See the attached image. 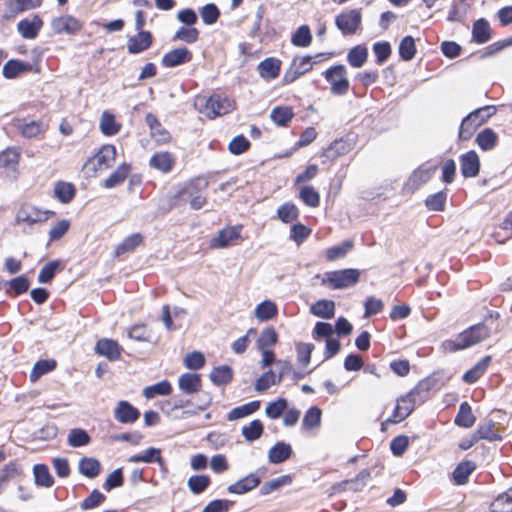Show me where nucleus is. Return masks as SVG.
<instances>
[{
    "instance_id": "nucleus-46",
    "label": "nucleus",
    "mask_w": 512,
    "mask_h": 512,
    "mask_svg": "<svg viewBox=\"0 0 512 512\" xmlns=\"http://www.w3.org/2000/svg\"><path fill=\"white\" fill-rule=\"evenodd\" d=\"M263 431L264 426L258 419L251 421L249 425L243 426L241 429L242 436L248 442H253L259 439L262 436Z\"/></svg>"
},
{
    "instance_id": "nucleus-34",
    "label": "nucleus",
    "mask_w": 512,
    "mask_h": 512,
    "mask_svg": "<svg viewBox=\"0 0 512 512\" xmlns=\"http://www.w3.org/2000/svg\"><path fill=\"white\" fill-rule=\"evenodd\" d=\"M294 117L293 109L289 106H277L270 113L271 120L278 126H287Z\"/></svg>"
},
{
    "instance_id": "nucleus-3",
    "label": "nucleus",
    "mask_w": 512,
    "mask_h": 512,
    "mask_svg": "<svg viewBox=\"0 0 512 512\" xmlns=\"http://www.w3.org/2000/svg\"><path fill=\"white\" fill-rule=\"evenodd\" d=\"M360 278L358 269L348 268L328 272L322 284H328L332 289H344L354 286Z\"/></svg>"
},
{
    "instance_id": "nucleus-54",
    "label": "nucleus",
    "mask_w": 512,
    "mask_h": 512,
    "mask_svg": "<svg viewBox=\"0 0 512 512\" xmlns=\"http://www.w3.org/2000/svg\"><path fill=\"white\" fill-rule=\"evenodd\" d=\"M478 437H481L483 440L487 441H500L502 439L501 435L495 429V422L489 420L485 423H482L478 426Z\"/></svg>"
},
{
    "instance_id": "nucleus-20",
    "label": "nucleus",
    "mask_w": 512,
    "mask_h": 512,
    "mask_svg": "<svg viewBox=\"0 0 512 512\" xmlns=\"http://www.w3.org/2000/svg\"><path fill=\"white\" fill-rule=\"evenodd\" d=\"M292 453L291 445L280 441L270 448L268 452V460L272 464H280L289 459Z\"/></svg>"
},
{
    "instance_id": "nucleus-41",
    "label": "nucleus",
    "mask_w": 512,
    "mask_h": 512,
    "mask_svg": "<svg viewBox=\"0 0 512 512\" xmlns=\"http://www.w3.org/2000/svg\"><path fill=\"white\" fill-rule=\"evenodd\" d=\"M23 137L31 139L44 132L45 127L41 121H30L27 123L18 122L16 125Z\"/></svg>"
},
{
    "instance_id": "nucleus-43",
    "label": "nucleus",
    "mask_w": 512,
    "mask_h": 512,
    "mask_svg": "<svg viewBox=\"0 0 512 512\" xmlns=\"http://www.w3.org/2000/svg\"><path fill=\"white\" fill-rule=\"evenodd\" d=\"M368 57V50L366 47L358 45L350 49L347 55L348 63L354 68H360L364 65Z\"/></svg>"
},
{
    "instance_id": "nucleus-64",
    "label": "nucleus",
    "mask_w": 512,
    "mask_h": 512,
    "mask_svg": "<svg viewBox=\"0 0 512 512\" xmlns=\"http://www.w3.org/2000/svg\"><path fill=\"white\" fill-rule=\"evenodd\" d=\"M199 38V31L196 28H193L191 26L189 27H181L179 28L174 37L173 40H179L183 41L185 43L191 44L198 40Z\"/></svg>"
},
{
    "instance_id": "nucleus-15",
    "label": "nucleus",
    "mask_w": 512,
    "mask_h": 512,
    "mask_svg": "<svg viewBox=\"0 0 512 512\" xmlns=\"http://www.w3.org/2000/svg\"><path fill=\"white\" fill-rule=\"evenodd\" d=\"M140 411L130 404L128 401H119L115 410L114 417L117 421L123 424L134 423L138 420Z\"/></svg>"
},
{
    "instance_id": "nucleus-8",
    "label": "nucleus",
    "mask_w": 512,
    "mask_h": 512,
    "mask_svg": "<svg viewBox=\"0 0 512 512\" xmlns=\"http://www.w3.org/2000/svg\"><path fill=\"white\" fill-rule=\"evenodd\" d=\"M335 24L344 35L354 34L361 24V13L355 9L343 12L335 18Z\"/></svg>"
},
{
    "instance_id": "nucleus-53",
    "label": "nucleus",
    "mask_w": 512,
    "mask_h": 512,
    "mask_svg": "<svg viewBox=\"0 0 512 512\" xmlns=\"http://www.w3.org/2000/svg\"><path fill=\"white\" fill-rule=\"evenodd\" d=\"M278 341V335L274 328L268 327L262 330L257 339V347L260 350L269 349Z\"/></svg>"
},
{
    "instance_id": "nucleus-52",
    "label": "nucleus",
    "mask_w": 512,
    "mask_h": 512,
    "mask_svg": "<svg viewBox=\"0 0 512 512\" xmlns=\"http://www.w3.org/2000/svg\"><path fill=\"white\" fill-rule=\"evenodd\" d=\"M21 473L20 467L13 462L5 465L0 473V494L5 490L8 482Z\"/></svg>"
},
{
    "instance_id": "nucleus-44",
    "label": "nucleus",
    "mask_w": 512,
    "mask_h": 512,
    "mask_svg": "<svg viewBox=\"0 0 512 512\" xmlns=\"http://www.w3.org/2000/svg\"><path fill=\"white\" fill-rule=\"evenodd\" d=\"M29 69V64L20 60L12 59L7 61L3 66V75L7 79H13L20 73L26 72Z\"/></svg>"
},
{
    "instance_id": "nucleus-19",
    "label": "nucleus",
    "mask_w": 512,
    "mask_h": 512,
    "mask_svg": "<svg viewBox=\"0 0 512 512\" xmlns=\"http://www.w3.org/2000/svg\"><path fill=\"white\" fill-rule=\"evenodd\" d=\"M240 227H228L219 231L218 235L211 240L213 248H225L240 237Z\"/></svg>"
},
{
    "instance_id": "nucleus-17",
    "label": "nucleus",
    "mask_w": 512,
    "mask_h": 512,
    "mask_svg": "<svg viewBox=\"0 0 512 512\" xmlns=\"http://www.w3.org/2000/svg\"><path fill=\"white\" fill-rule=\"evenodd\" d=\"M153 42L149 31L141 30L135 36H131L127 42V50L130 54H139L147 50Z\"/></svg>"
},
{
    "instance_id": "nucleus-58",
    "label": "nucleus",
    "mask_w": 512,
    "mask_h": 512,
    "mask_svg": "<svg viewBox=\"0 0 512 512\" xmlns=\"http://www.w3.org/2000/svg\"><path fill=\"white\" fill-rule=\"evenodd\" d=\"M56 366L54 360H39L35 363L31 373L30 379L32 382L38 380L42 375L52 371Z\"/></svg>"
},
{
    "instance_id": "nucleus-26",
    "label": "nucleus",
    "mask_w": 512,
    "mask_h": 512,
    "mask_svg": "<svg viewBox=\"0 0 512 512\" xmlns=\"http://www.w3.org/2000/svg\"><path fill=\"white\" fill-rule=\"evenodd\" d=\"M351 150V143L343 138L334 140L323 152L328 159H335L347 154Z\"/></svg>"
},
{
    "instance_id": "nucleus-37",
    "label": "nucleus",
    "mask_w": 512,
    "mask_h": 512,
    "mask_svg": "<svg viewBox=\"0 0 512 512\" xmlns=\"http://www.w3.org/2000/svg\"><path fill=\"white\" fill-rule=\"evenodd\" d=\"M277 313V305L270 300L259 303L255 308V317L261 322L274 318Z\"/></svg>"
},
{
    "instance_id": "nucleus-22",
    "label": "nucleus",
    "mask_w": 512,
    "mask_h": 512,
    "mask_svg": "<svg viewBox=\"0 0 512 512\" xmlns=\"http://www.w3.org/2000/svg\"><path fill=\"white\" fill-rule=\"evenodd\" d=\"M472 39L477 44H484L491 39V28L486 19L480 18L473 23Z\"/></svg>"
},
{
    "instance_id": "nucleus-63",
    "label": "nucleus",
    "mask_w": 512,
    "mask_h": 512,
    "mask_svg": "<svg viewBox=\"0 0 512 512\" xmlns=\"http://www.w3.org/2000/svg\"><path fill=\"white\" fill-rule=\"evenodd\" d=\"M447 194L444 191L437 192L427 197L426 207L431 211H443L445 207Z\"/></svg>"
},
{
    "instance_id": "nucleus-13",
    "label": "nucleus",
    "mask_w": 512,
    "mask_h": 512,
    "mask_svg": "<svg viewBox=\"0 0 512 512\" xmlns=\"http://www.w3.org/2000/svg\"><path fill=\"white\" fill-rule=\"evenodd\" d=\"M122 347L117 341L109 338H102L95 345V353L106 357L109 361L118 360L121 356Z\"/></svg>"
},
{
    "instance_id": "nucleus-7",
    "label": "nucleus",
    "mask_w": 512,
    "mask_h": 512,
    "mask_svg": "<svg viewBox=\"0 0 512 512\" xmlns=\"http://www.w3.org/2000/svg\"><path fill=\"white\" fill-rule=\"evenodd\" d=\"M48 219V211H41L31 205H22L15 216V224L33 225L45 222Z\"/></svg>"
},
{
    "instance_id": "nucleus-45",
    "label": "nucleus",
    "mask_w": 512,
    "mask_h": 512,
    "mask_svg": "<svg viewBox=\"0 0 512 512\" xmlns=\"http://www.w3.org/2000/svg\"><path fill=\"white\" fill-rule=\"evenodd\" d=\"M172 392V386L169 381L163 380L154 385L147 386L143 390V395L147 399H152L155 396H166Z\"/></svg>"
},
{
    "instance_id": "nucleus-10",
    "label": "nucleus",
    "mask_w": 512,
    "mask_h": 512,
    "mask_svg": "<svg viewBox=\"0 0 512 512\" xmlns=\"http://www.w3.org/2000/svg\"><path fill=\"white\" fill-rule=\"evenodd\" d=\"M461 174L465 178H474L480 171L479 156L474 150L462 154L459 158Z\"/></svg>"
},
{
    "instance_id": "nucleus-23",
    "label": "nucleus",
    "mask_w": 512,
    "mask_h": 512,
    "mask_svg": "<svg viewBox=\"0 0 512 512\" xmlns=\"http://www.w3.org/2000/svg\"><path fill=\"white\" fill-rule=\"evenodd\" d=\"M131 463H158L159 466H164V459L161 456V450L159 448L150 447L146 449L143 453L135 454L129 457L128 459Z\"/></svg>"
},
{
    "instance_id": "nucleus-35",
    "label": "nucleus",
    "mask_w": 512,
    "mask_h": 512,
    "mask_svg": "<svg viewBox=\"0 0 512 512\" xmlns=\"http://www.w3.org/2000/svg\"><path fill=\"white\" fill-rule=\"evenodd\" d=\"M35 484L37 486L50 488L54 484V479L45 464H36L33 467Z\"/></svg>"
},
{
    "instance_id": "nucleus-18",
    "label": "nucleus",
    "mask_w": 512,
    "mask_h": 512,
    "mask_svg": "<svg viewBox=\"0 0 512 512\" xmlns=\"http://www.w3.org/2000/svg\"><path fill=\"white\" fill-rule=\"evenodd\" d=\"M209 182L205 177H196L185 184L183 189L179 191L178 197L183 200L192 199L197 194H202L208 188Z\"/></svg>"
},
{
    "instance_id": "nucleus-4",
    "label": "nucleus",
    "mask_w": 512,
    "mask_h": 512,
    "mask_svg": "<svg viewBox=\"0 0 512 512\" xmlns=\"http://www.w3.org/2000/svg\"><path fill=\"white\" fill-rule=\"evenodd\" d=\"M423 385L424 383H419L417 387L413 388L409 393L397 400L393 411V419H389L390 422L398 423L406 419L413 412L415 407V396L419 393V390Z\"/></svg>"
},
{
    "instance_id": "nucleus-57",
    "label": "nucleus",
    "mask_w": 512,
    "mask_h": 512,
    "mask_svg": "<svg viewBox=\"0 0 512 512\" xmlns=\"http://www.w3.org/2000/svg\"><path fill=\"white\" fill-rule=\"evenodd\" d=\"M4 284L9 286L7 293L13 291L17 296L27 292L30 287V281L25 275L15 277L9 281H6Z\"/></svg>"
},
{
    "instance_id": "nucleus-11",
    "label": "nucleus",
    "mask_w": 512,
    "mask_h": 512,
    "mask_svg": "<svg viewBox=\"0 0 512 512\" xmlns=\"http://www.w3.org/2000/svg\"><path fill=\"white\" fill-rule=\"evenodd\" d=\"M43 20L39 15L25 18L18 22L17 31L25 39H35L43 27Z\"/></svg>"
},
{
    "instance_id": "nucleus-55",
    "label": "nucleus",
    "mask_w": 512,
    "mask_h": 512,
    "mask_svg": "<svg viewBox=\"0 0 512 512\" xmlns=\"http://www.w3.org/2000/svg\"><path fill=\"white\" fill-rule=\"evenodd\" d=\"M54 193L60 202L66 204L73 199L75 188L71 183L58 182L55 186Z\"/></svg>"
},
{
    "instance_id": "nucleus-36",
    "label": "nucleus",
    "mask_w": 512,
    "mask_h": 512,
    "mask_svg": "<svg viewBox=\"0 0 512 512\" xmlns=\"http://www.w3.org/2000/svg\"><path fill=\"white\" fill-rule=\"evenodd\" d=\"M209 377L212 383L216 386L226 385L232 380L233 371L230 366L222 365L215 367L211 371Z\"/></svg>"
},
{
    "instance_id": "nucleus-6",
    "label": "nucleus",
    "mask_w": 512,
    "mask_h": 512,
    "mask_svg": "<svg viewBox=\"0 0 512 512\" xmlns=\"http://www.w3.org/2000/svg\"><path fill=\"white\" fill-rule=\"evenodd\" d=\"M233 110V103L219 95H212L206 99L205 104L200 109V112L209 118L225 115Z\"/></svg>"
},
{
    "instance_id": "nucleus-33",
    "label": "nucleus",
    "mask_w": 512,
    "mask_h": 512,
    "mask_svg": "<svg viewBox=\"0 0 512 512\" xmlns=\"http://www.w3.org/2000/svg\"><path fill=\"white\" fill-rule=\"evenodd\" d=\"M291 483L292 477L290 475H283L264 482L259 490V493L262 496H266L280 490L283 486L290 485Z\"/></svg>"
},
{
    "instance_id": "nucleus-59",
    "label": "nucleus",
    "mask_w": 512,
    "mask_h": 512,
    "mask_svg": "<svg viewBox=\"0 0 512 512\" xmlns=\"http://www.w3.org/2000/svg\"><path fill=\"white\" fill-rule=\"evenodd\" d=\"M21 149L19 147H10L0 153V167L6 168L10 165H16L19 162Z\"/></svg>"
},
{
    "instance_id": "nucleus-40",
    "label": "nucleus",
    "mask_w": 512,
    "mask_h": 512,
    "mask_svg": "<svg viewBox=\"0 0 512 512\" xmlns=\"http://www.w3.org/2000/svg\"><path fill=\"white\" fill-rule=\"evenodd\" d=\"M150 166L162 172H169L173 166V158L168 152L155 153L150 159Z\"/></svg>"
},
{
    "instance_id": "nucleus-24",
    "label": "nucleus",
    "mask_w": 512,
    "mask_h": 512,
    "mask_svg": "<svg viewBox=\"0 0 512 512\" xmlns=\"http://www.w3.org/2000/svg\"><path fill=\"white\" fill-rule=\"evenodd\" d=\"M281 68V61L275 58H266L258 65L259 74L265 79L278 77Z\"/></svg>"
},
{
    "instance_id": "nucleus-56",
    "label": "nucleus",
    "mask_w": 512,
    "mask_h": 512,
    "mask_svg": "<svg viewBox=\"0 0 512 512\" xmlns=\"http://www.w3.org/2000/svg\"><path fill=\"white\" fill-rule=\"evenodd\" d=\"M210 477L207 475H193L188 481L187 485L193 494H201L210 485Z\"/></svg>"
},
{
    "instance_id": "nucleus-29",
    "label": "nucleus",
    "mask_w": 512,
    "mask_h": 512,
    "mask_svg": "<svg viewBox=\"0 0 512 512\" xmlns=\"http://www.w3.org/2000/svg\"><path fill=\"white\" fill-rule=\"evenodd\" d=\"M475 142L481 150L489 151L496 146L498 142V135L493 129L485 128L477 134Z\"/></svg>"
},
{
    "instance_id": "nucleus-50",
    "label": "nucleus",
    "mask_w": 512,
    "mask_h": 512,
    "mask_svg": "<svg viewBox=\"0 0 512 512\" xmlns=\"http://www.w3.org/2000/svg\"><path fill=\"white\" fill-rule=\"evenodd\" d=\"M399 56L403 61H411L416 54L415 41L412 36H405L399 44Z\"/></svg>"
},
{
    "instance_id": "nucleus-51",
    "label": "nucleus",
    "mask_w": 512,
    "mask_h": 512,
    "mask_svg": "<svg viewBox=\"0 0 512 512\" xmlns=\"http://www.w3.org/2000/svg\"><path fill=\"white\" fill-rule=\"evenodd\" d=\"M100 129L106 136H112L118 133L120 125L116 122L113 114L105 111L100 120Z\"/></svg>"
},
{
    "instance_id": "nucleus-30",
    "label": "nucleus",
    "mask_w": 512,
    "mask_h": 512,
    "mask_svg": "<svg viewBox=\"0 0 512 512\" xmlns=\"http://www.w3.org/2000/svg\"><path fill=\"white\" fill-rule=\"evenodd\" d=\"M310 312L317 317L331 319L335 314V303L332 300H318L311 306Z\"/></svg>"
},
{
    "instance_id": "nucleus-1",
    "label": "nucleus",
    "mask_w": 512,
    "mask_h": 512,
    "mask_svg": "<svg viewBox=\"0 0 512 512\" xmlns=\"http://www.w3.org/2000/svg\"><path fill=\"white\" fill-rule=\"evenodd\" d=\"M488 336V327L484 324H477L460 333L455 340L444 342V347L451 352H455L475 345Z\"/></svg>"
},
{
    "instance_id": "nucleus-61",
    "label": "nucleus",
    "mask_w": 512,
    "mask_h": 512,
    "mask_svg": "<svg viewBox=\"0 0 512 512\" xmlns=\"http://www.w3.org/2000/svg\"><path fill=\"white\" fill-rule=\"evenodd\" d=\"M287 400L278 398L275 401L269 402L266 406L265 413L271 419L279 418L287 408Z\"/></svg>"
},
{
    "instance_id": "nucleus-60",
    "label": "nucleus",
    "mask_w": 512,
    "mask_h": 512,
    "mask_svg": "<svg viewBox=\"0 0 512 512\" xmlns=\"http://www.w3.org/2000/svg\"><path fill=\"white\" fill-rule=\"evenodd\" d=\"M200 16L206 25H213L219 19L220 11L215 4L209 3L201 8Z\"/></svg>"
},
{
    "instance_id": "nucleus-49",
    "label": "nucleus",
    "mask_w": 512,
    "mask_h": 512,
    "mask_svg": "<svg viewBox=\"0 0 512 512\" xmlns=\"http://www.w3.org/2000/svg\"><path fill=\"white\" fill-rule=\"evenodd\" d=\"M291 42L297 47H307L312 42V34L309 26L302 25L297 28L291 37Z\"/></svg>"
},
{
    "instance_id": "nucleus-48",
    "label": "nucleus",
    "mask_w": 512,
    "mask_h": 512,
    "mask_svg": "<svg viewBox=\"0 0 512 512\" xmlns=\"http://www.w3.org/2000/svg\"><path fill=\"white\" fill-rule=\"evenodd\" d=\"M468 8L469 6L465 0H453L447 20L449 22L462 21L468 12Z\"/></svg>"
},
{
    "instance_id": "nucleus-31",
    "label": "nucleus",
    "mask_w": 512,
    "mask_h": 512,
    "mask_svg": "<svg viewBox=\"0 0 512 512\" xmlns=\"http://www.w3.org/2000/svg\"><path fill=\"white\" fill-rule=\"evenodd\" d=\"M491 361V356H485L482 358L477 364H475L463 375V381L466 383L476 382L484 374Z\"/></svg>"
},
{
    "instance_id": "nucleus-47",
    "label": "nucleus",
    "mask_w": 512,
    "mask_h": 512,
    "mask_svg": "<svg viewBox=\"0 0 512 512\" xmlns=\"http://www.w3.org/2000/svg\"><path fill=\"white\" fill-rule=\"evenodd\" d=\"M143 237L140 233L132 234L126 237L117 247L115 248V255L120 256L124 253L133 251L142 242Z\"/></svg>"
},
{
    "instance_id": "nucleus-25",
    "label": "nucleus",
    "mask_w": 512,
    "mask_h": 512,
    "mask_svg": "<svg viewBox=\"0 0 512 512\" xmlns=\"http://www.w3.org/2000/svg\"><path fill=\"white\" fill-rule=\"evenodd\" d=\"M80 474L87 478H95L100 474L101 464L94 457H83L78 464Z\"/></svg>"
},
{
    "instance_id": "nucleus-32",
    "label": "nucleus",
    "mask_w": 512,
    "mask_h": 512,
    "mask_svg": "<svg viewBox=\"0 0 512 512\" xmlns=\"http://www.w3.org/2000/svg\"><path fill=\"white\" fill-rule=\"evenodd\" d=\"M131 170L130 164L122 163L117 169L110 174L104 181V187L111 189L120 185L127 178Z\"/></svg>"
},
{
    "instance_id": "nucleus-62",
    "label": "nucleus",
    "mask_w": 512,
    "mask_h": 512,
    "mask_svg": "<svg viewBox=\"0 0 512 512\" xmlns=\"http://www.w3.org/2000/svg\"><path fill=\"white\" fill-rule=\"evenodd\" d=\"M279 219L284 223H290L298 218L299 211L294 204L285 203L277 210Z\"/></svg>"
},
{
    "instance_id": "nucleus-27",
    "label": "nucleus",
    "mask_w": 512,
    "mask_h": 512,
    "mask_svg": "<svg viewBox=\"0 0 512 512\" xmlns=\"http://www.w3.org/2000/svg\"><path fill=\"white\" fill-rule=\"evenodd\" d=\"M476 421L471 406L467 402L460 404L459 411L454 419V423L462 428H471Z\"/></svg>"
},
{
    "instance_id": "nucleus-5",
    "label": "nucleus",
    "mask_w": 512,
    "mask_h": 512,
    "mask_svg": "<svg viewBox=\"0 0 512 512\" xmlns=\"http://www.w3.org/2000/svg\"><path fill=\"white\" fill-rule=\"evenodd\" d=\"M344 65H335L325 71L324 77L331 85V92L335 95H344L349 89V81L346 77Z\"/></svg>"
},
{
    "instance_id": "nucleus-2",
    "label": "nucleus",
    "mask_w": 512,
    "mask_h": 512,
    "mask_svg": "<svg viewBox=\"0 0 512 512\" xmlns=\"http://www.w3.org/2000/svg\"><path fill=\"white\" fill-rule=\"evenodd\" d=\"M494 106H483L475 109L463 118L458 132V137L462 141L469 140L475 130L485 123L494 113Z\"/></svg>"
},
{
    "instance_id": "nucleus-12",
    "label": "nucleus",
    "mask_w": 512,
    "mask_h": 512,
    "mask_svg": "<svg viewBox=\"0 0 512 512\" xmlns=\"http://www.w3.org/2000/svg\"><path fill=\"white\" fill-rule=\"evenodd\" d=\"M436 169L437 165H422L418 167L416 170L413 171V173L407 180L405 184L406 188L412 191L418 189L422 184L428 182L431 179Z\"/></svg>"
},
{
    "instance_id": "nucleus-14",
    "label": "nucleus",
    "mask_w": 512,
    "mask_h": 512,
    "mask_svg": "<svg viewBox=\"0 0 512 512\" xmlns=\"http://www.w3.org/2000/svg\"><path fill=\"white\" fill-rule=\"evenodd\" d=\"M191 59L192 53L187 48L180 47L165 53L161 64L166 68H172L190 62Z\"/></svg>"
},
{
    "instance_id": "nucleus-9",
    "label": "nucleus",
    "mask_w": 512,
    "mask_h": 512,
    "mask_svg": "<svg viewBox=\"0 0 512 512\" xmlns=\"http://www.w3.org/2000/svg\"><path fill=\"white\" fill-rule=\"evenodd\" d=\"M51 28L55 34L73 35L81 30L82 23L72 15H63L52 19Z\"/></svg>"
},
{
    "instance_id": "nucleus-16",
    "label": "nucleus",
    "mask_w": 512,
    "mask_h": 512,
    "mask_svg": "<svg viewBox=\"0 0 512 512\" xmlns=\"http://www.w3.org/2000/svg\"><path fill=\"white\" fill-rule=\"evenodd\" d=\"M261 483V478L257 473H250L239 479L237 482L228 486L227 491L232 494L242 495L250 492Z\"/></svg>"
},
{
    "instance_id": "nucleus-39",
    "label": "nucleus",
    "mask_w": 512,
    "mask_h": 512,
    "mask_svg": "<svg viewBox=\"0 0 512 512\" xmlns=\"http://www.w3.org/2000/svg\"><path fill=\"white\" fill-rule=\"evenodd\" d=\"M475 469V464L471 461H465L456 466L452 475L455 484L463 485L468 481L469 476Z\"/></svg>"
},
{
    "instance_id": "nucleus-28",
    "label": "nucleus",
    "mask_w": 512,
    "mask_h": 512,
    "mask_svg": "<svg viewBox=\"0 0 512 512\" xmlns=\"http://www.w3.org/2000/svg\"><path fill=\"white\" fill-rule=\"evenodd\" d=\"M260 405L261 402L259 400H255L244 405L237 406L227 414V420L235 421L248 415H251L259 410Z\"/></svg>"
},
{
    "instance_id": "nucleus-38",
    "label": "nucleus",
    "mask_w": 512,
    "mask_h": 512,
    "mask_svg": "<svg viewBox=\"0 0 512 512\" xmlns=\"http://www.w3.org/2000/svg\"><path fill=\"white\" fill-rule=\"evenodd\" d=\"M116 154L114 145H104L95 155V160L100 168H108L115 162Z\"/></svg>"
},
{
    "instance_id": "nucleus-42",
    "label": "nucleus",
    "mask_w": 512,
    "mask_h": 512,
    "mask_svg": "<svg viewBox=\"0 0 512 512\" xmlns=\"http://www.w3.org/2000/svg\"><path fill=\"white\" fill-rule=\"evenodd\" d=\"M90 441L91 437L84 429L74 428L71 429L68 433L67 442L69 446L73 448L86 446L90 443Z\"/></svg>"
},
{
    "instance_id": "nucleus-21",
    "label": "nucleus",
    "mask_w": 512,
    "mask_h": 512,
    "mask_svg": "<svg viewBox=\"0 0 512 512\" xmlns=\"http://www.w3.org/2000/svg\"><path fill=\"white\" fill-rule=\"evenodd\" d=\"M201 384V376L196 373H184L178 379V387L185 394L198 392Z\"/></svg>"
}]
</instances>
